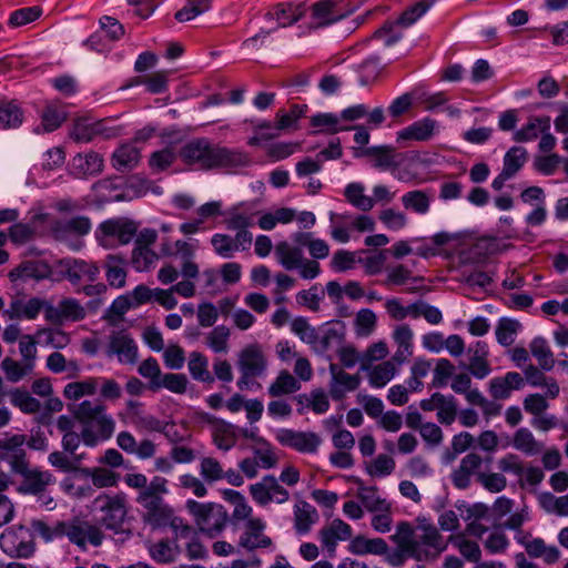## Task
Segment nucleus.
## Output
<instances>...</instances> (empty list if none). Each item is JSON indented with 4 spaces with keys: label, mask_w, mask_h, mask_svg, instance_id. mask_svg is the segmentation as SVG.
Masks as SVG:
<instances>
[{
    "label": "nucleus",
    "mask_w": 568,
    "mask_h": 568,
    "mask_svg": "<svg viewBox=\"0 0 568 568\" xmlns=\"http://www.w3.org/2000/svg\"><path fill=\"white\" fill-rule=\"evenodd\" d=\"M419 529L422 534L417 535L410 523L399 521L390 536L396 548L389 549L383 538L358 535L352 538L348 549L357 556H385V561L394 568L403 567L409 558L416 561L436 560L446 550L447 541L433 525L420 526Z\"/></svg>",
    "instance_id": "nucleus-1"
},
{
    "label": "nucleus",
    "mask_w": 568,
    "mask_h": 568,
    "mask_svg": "<svg viewBox=\"0 0 568 568\" xmlns=\"http://www.w3.org/2000/svg\"><path fill=\"white\" fill-rule=\"evenodd\" d=\"M179 156L183 163L199 170L237 169L250 164V156L239 150L214 143L207 138H194L182 145Z\"/></svg>",
    "instance_id": "nucleus-2"
},
{
    "label": "nucleus",
    "mask_w": 568,
    "mask_h": 568,
    "mask_svg": "<svg viewBox=\"0 0 568 568\" xmlns=\"http://www.w3.org/2000/svg\"><path fill=\"white\" fill-rule=\"evenodd\" d=\"M168 493L166 478L155 476L149 484V490L139 491L136 496V503L144 508L142 520L152 529L166 527L171 519L173 508L163 498Z\"/></svg>",
    "instance_id": "nucleus-3"
},
{
    "label": "nucleus",
    "mask_w": 568,
    "mask_h": 568,
    "mask_svg": "<svg viewBox=\"0 0 568 568\" xmlns=\"http://www.w3.org/2000/svg\"><path fill=\"white\" fill-rule=\"evenodd\" d=\"M185 509L191 515L197 530L209 538L219 537L230 520L227 510L221 504L187 499Z\"/></svg>",
    "instance_id": "nucleus-4"
},
{
    "label": "nucleus",
    "mask_w": 568,
    "mask_h": 568,
    "mask_svg": "<svg viewBox=\"0 0 568 568\" xmlns=\"http://www.w3.org/2000/svg\"><path fill=\"white\" fill-rule=\"evenodd\" d=\"M306 6L304 3H295V2H281L272 6L264 14V19L267 21H276V27L274 30L278 28L290 27L297 21H300L306 13ZM272 30L261 29L255 36L243 41V48H258V41L266 39Z\"/></svg>",
    "instance_id": "nucleus-5"
},
{
    "label": "nucleus",
    "mask_w": 568,
    "mask_h": 568,
    "mask_svg": "<svg viewBox=\"0 0 568 568\" xmlns=\"http://www.w3.org/2000/svg\"><path fill=\"white\" fill-rule=\"evenodd\" d=\"M93 509L101 515L98 523L108 530L119 534L128 515L125 497L122 494H101L93 501Z\"/></svg>",
    "instance_id": "nucleus-6"
},
{
    "label": "nucleus",
    "mask_w": 568,
    "mask_h": 568,
    "mask_svg": "<svg viewBox=\"0 0 568 568\" xmlns=\"http://www.w3.org/2000/svg\"><path fill=\"white\" fill-rule=\"evenodd\" d=\"M138 229L139 225L126 217L110 219L99 225L97 240L104 247L126 245L135 237Z\"/></svg>",
    "instance_id": "nucleus-7"
},
{
    "label": "nucleus",
    "mask_w": 568,
    "mask_h": 568,
    "mask_svg": "<svg viewBox=\"0 0 568 568\" xmlns=\"http://www.w3.org/2000/svg\"><path fill=\"white\" fill-rule=\"evenodd\" d=\"M0 548L11 558H30L36 550L32 538L22 526L7 528L0 536Z\"/></svg>",
    "instance_id": "nucleus-8"
},
{
    "label": "nucleus",
    "mask_w": 568,
    "mask_h": 568,
    "mask_svg": "<svg viewBox=\"0 0 568 568\" xmlns=\"http://www.w3.org/2000/svg\"><path fill=\"white\" fill-rule=\"evenodd\" d=\"M275 439L284 447L302 454H314L322 444V438L314 432H301L291 428H280Z\"/></svg>",
    "instance_id": "nucleus-9"
},
{
    "label": "nucleus",
    "mask_w": 568,
    "mask_h": 568,
    "mask_svg": "<svg viewBox=\"0 0 568 568\" xmlns=\"http://www.w3.org/2000/svg\"><path fill=\"white\" fill-rule=\"evenodd\" d=\"M105 354L108 357L115 356L120 364L134 365L139 358V347L129 333L118 331L110 335Z\"/></svg>",
    "instance_id": "nucleus-10"
},
{
    "label": "nucleus",
    "mask_w": 568,
    "mask_h": 568,
    "mask_svg": "<svg viewBox=\"0 0 568 568\" xmlns=\"http://www.w3.org/2000/svg\"><path fill=\"white\" fill-rule=\"evenodd\" d=\"M64 536L70 542L77 545L81 549H85L87 542L94 547L101 546L104 535L100 527L89 521H78L73 524L64 523Z\"/></svg>",
    "instance_id": "nucleus-11"
},
{
    "label": "nucleus",
    "mask_w": 568,
    "mask_h": 568,
    "mask_svg": "<svg viewBox=\"0 0 568 568\" xmlns=\"http://www.w3.org/2000/svg\"><path fill=\"white\" fill-rule=\"evenodd\" d=\"M24 443V435H12L0 439L1 459L7 462L16 474L24 470L26 466H29L27 453L23 448Z\"/></svg>",
    "instance_id": "nucleus-12"
},
{
    "label": "nucleus",
    "mask_w": 568,
    "mask_h": 568,
    "mask_svg": "<svg viewBox=\"0 0 568 568\" xmlns=\"http://www.w3.org/2000/svg\"><path fill=\"white\" fill-rule=\"evenodd\" d=\"M328 371L331 374L328 392L334 400H342L347 392H354L361 385L358 374H348L335 363L329 364Z\"/></svg>",
    "instance_id": "nucleus-13"
},
{
    "label": "nucleus",
    "mask_w": 568,
    "mask_h": 568,
    "mask_svg": "<svg viewBox=\"0 0 568 568\" xmlns=\"http://www.w3.org/2000/svg\"><path fill=\"white\" fill-rule=\"evenodd\" d=\"M17 474L22 477L18 487V491L21 494L42 495L49 486L55 484V477L49 470L30 469L29 466H26L24 470Z\"/></svg>",
    "instance_id": "nucleus-14"
},
{
    "label": "nucleus",
    "mask_w": 568,
    "mask_h": 568,
    "mask_svg": "<svg viewBox=\"0 0 568 568\" xmlns=\"http://www.w3.org/2000/svg\"><path fill=\"white\" fill-rule=\"evenodd\" d=\"M484 459L477 453H469L465 455L458 467L450 474V480L455 488L464 490L471 484V477L475 476L478 481V474L483 466Z\"/></svg>",
    "instance_id": "nucleus-15"
},
{
    "label": "nucleus",
    "mask_w": 568,
    "mask_h": 568,
    "mask_svg": "<svg viewBox=\"0 0 568 568\" xmlns=\"http://www.w3.org/2000/svg\"><path fill=\"white\" fill-rule=\"evenodd\" d=\"M91 227V220L88 216L79 215L69 220L53 221L50 231L54 240L64 242L72 236L80 237L89 234Z\"/></svg>",
    "instance_id": "nucleus-16"
},
{
    "label": "nucleus",
    "mask_w": 568,
    "mask_h": 568,
    "mask_svg": "<svg viewBox=\"0 0 568 568\" xmlns=\"http://www.w3.org/2000/svg\"><path fill=\"white\" fill-rule=\"evenodd\" d=\"M314 28H322L337 22L353 13V9H343L336 0H320L312 6Z\"/></svg>",
    "instance_id": "nucleus-17"
},
{
    "label": "nucleus",
    "mask_w": 568,
    "mask_h": 568,
    "mask_svg": "<svg viewBox=\"0 0 568 568\" xmlns=\"http://www.w3.org/2000/svg\"><path fill=\"white\" fill-rule=\"evenodd\" d=\"M267 361L258 344L245 346L237 361L241 374L252 375L254 377L262 376L266 369Z\"/></svg>",
    "instance_id": "nucleus-18"
},
{
    "label": "nucleus",
    "mask_w": 568,
    "mask_h": 568,
    "mask_svg": "<svg viewBox=\"0 0 568 568\" xmlns=\"http://www.w3.org/2000/svg\"><path fill=\"white\" fill-rule=\"evenodd\" d=\"M114 426L112 417L102 414L82 427V442L89 447H94L99 442L106 440L112 436Z\"/></svg>",
    "instance_id": "nucleus-19"
},
{
    "label": "nucleus",
    "mask_w": 568,
    "mask_h": 568,
    "mask_svg": "<svg viewBox=\"0 0 568 568\" xmlns=\"http://www.w3.org/2000/svg\"><path fill=\"white\" fill-rule=\"evenodd\" d=\"M265 523L261 518H250L246 521L245 530L240 537V546L247 550L268 548L272 539L263 534Z\"/></svg>",
    "instance_id": "nucleus-20"
},
{
    "label": "nucleus",
    "mask_w": 568,
    "mask_h": 568,
    "mask_svg": "<svg viewBox=\"0 0 568 568\" xmlns=\"http://www.w3.org/2000/svg\"><path fill=\"white\" fill-rule=\"evenodd\" d=\"M436 124V121L432 118H424L415 121L410 125L397 132V142L428 141L435 133Z\"/></svg>",
    "instance_id": "nucleus-21"
},
{
    "label": "nucleus",
    "mask_w": 568,
    "mask_h": 568,
    "mask_svg": "<svg viewBox=\"0 0 568 568\" xmlns=\"http://www.w3.org/2000/svg\"><path fill=\"white\" fill-rule=\"evenodd\" d=\"M99 267L83 260H72L67 263L65 277L72 285L82 282L93 283L99 275Z\"/></svg>",
    "instance_id": "nucleus-22"
},
{
    "label": "nucleus",
    "mask_w": 568,
    "mask_h": 568,
    "mask_svg": "<svg viewBox=\"0 0 568 568\" xmlns=\"http://www.w3.org/2000/svg\"><path fill=\"white\" fill-rule=\"evenodd\" d=\"M103 159L97 152L77 154L72 160V174L75 178L93 176L102 172Z\"/></svg>",
    "instance_id": "nucleus-23"
},
{
    "label": "nucleus",
    "mask_w": 568,
    "mask_h": 568,
    "mask_svg": "<svg viewBox=\"0 0 568 568\" xmlns=\"http://www.w3.org/2000/svg\"><path fill=\"white\" fill-rule=\"evenodd\" d=\"M150 557L158 564L168 565L176 560L178 556L182 552L178 540L163 538L148 547Z\"/></svg>",
    "instance_id": "nucleus-24"
},
{
    "label": "nucleus",
    "mask_w": 568,
    "mask_h": 568,
    "mask_svg": "<svg viewBox=\"0 0 568 568\" xmlns=\"http://www.w3.org/2000/svg\"><path fill=\"white\" fill-rule=\"evenodd\" d=\"M256 214L257 212L253 210L252 204L240 203L230 209L227 219L225 220L226 227L231 231H235L253 226L255 224Z\"/></svg>",
    "instance_id": "nucleus-25"
},
{
    "label": "nucleus",
    "mask_w": 568,
    "mask_h": 568,
    "mask_svg": "<svg viewBox=\"0 0 568 568\" xmlns=\"http://www.w3.org/2000/svg\"><path fill=\"white\" fill-rule=\"evenodd\" d=\"M126 260L120 254H109L104 260L105 277L110 286L121 288L126 281Z\"/></svg>",
    "instance_id": "nucleus-26"
},
{
    "label": "nucleus",
    "mask_w": 568,
    "mask_h": 568,
    "mask_svg": "<svg viewBox=\"0 0 568 568\" xmlns=\"http://www.w3.org/2000/svg\"><path fill=\"white\" fill-rule=\"evenodd\" d=\"M318 519L316 508L305 500L298 501L294 507V527L297 534L305 535Z\"/></svg>",
    "instance_id": "nucleus-27"
},
{
    "label": "nucleus",
    "mask_w": 568,
    "mask_h": 568,
    "mask_svg": "<svg viewBox=\"0 0 568 568\" xmlns=\"http://www.w3.org/2000/svg\"><path fill=\"white\" fill-rule=\"evenodd\" d=\"M345 341V327L342 323L335 326L327 327L321 337L317 336V342L314 348L317 353L324 354L331 349L339 348Z\"/></svg>",
    "instance_id": "nucleus-28"
},
{
    "label": "nucleus",
    "mask_w": 568,
    "mask_h": 568,
    "mask_svg": "<svg viewBox=\"0 0 568 568\" xmlns=\"http://www.w3.org/2000/svg\"><path fill=\"white\" fill-rule=\"evenodd\" d=\"M187 368L192 378L203 384L212 385L215 377L209 371V359L200 352H191L189 355Z\"/></svg>",
    "instance_id": "nucleus-29"
},
{
    "label": "nucleus",
    "mask_w": 568,
    "mask_h": 568,
    "mask_svg": "<svg viewBox=\"0 0 568 568\" xmlns=\"http://www.w3.org/2000/svg\"><path fill=\"white\" fill-rule=\"evenodd\" d=\"M550 130V116H530L528 123L514 133L513 139L516 142L532 141L541 134L542 131Z\"/></svg>",
    "instance_id": "nucleus-30"
},
{
    "label": "nucleus",
    "mask_w": 568,
    "mask_h": 568,
    "mask_svg": "<svg viewBox=\"0 0 568 568\" xmlns=\"http://www.w3.org/2000/svg\"><path fill=\"white\" fill-rule=\"evenodd\" d=\"M140 150L133 144H122L112 155L113 166L120 171H129L135 168L140 161Z\"/></svg>",
    "instance_id": "nucleus-31"
},
{
    "label": "nucleus",
    "mask_w": 568,
    "mask_h": 568,
    "mask_svg": "<svg viewBox=\"0 0 568 568\" xmlns=\"http://www.w3.org/2000/svg\"><path fill=\"white\" fill-rule=\"evenodd\" d=\"M275 256L278 263L287 271L296 270L303 260V251L298 246H292L286 241L278 242L275 246Z\"/></svg>",
    "instance_id": "nucleus-32"
},
{
    "label": "nucleus",
    "mask_w": 568,
    "mask_h": 568,
    "mask_svg": "<svg viewBox=\"0 0 568 568\" xmlns=\"http://www.w3.org/2000/svg\"><path fill=\"white\" fill-rule=\"evenodd\" d=\"M310 124L318 129L314 133L335 134L342 131L351 130L349 126L341 124V116L335 113H317L311 116Z\"/></svg>",
    "instance_id": "nucleus-33"
},
{
    "label": "nucleus",
    "mask_w": 568,
    "mask_h": 568,
    "mask_svg": "<svg viewBox=\"0 0 568 568\" xmlns=\"http://www.w3.org/2000/svg\"><path fill=\"white\" fill-rule=\"evenodd\" d=\"M395 148L392 145L371 146L363 150L355 149V156H372L375 159V166L388 169L396 165L394 161Z\"/></svg>",
    "instance_id": "nucleus-34"
},
{
    "label": "nucleus",
    "mask_w": 568,
    "mask_h": 568,
    "mask_svg": "<svg viewBox=\"0 0 568 568\" xmlns=\"http://www.w3.org/2000/svg\"><path fill=\"white\" fill-rule=\"evenodd\" d=\"M526 552L531 558H542L548 565L555 564L560 558V551L556 546H547L542 538L536 537L526 546Z\"/></svg>",
    "instance_id": "nucleus-35"
},
{
    "label": "nucleus",
    "mask_w": 568,
    "mask_h": 568,
    "mask_svg": "<svg viewBox=\"0 0 568 568\" xmlns=\"http://www.w3.org/2000/svg\"><path fill=\"white\" fill-rule=\"evenodd\" d=\"M212 439L219 449L227 452L236 444V427L233 424L223 420L217 427L212 429Z\"/></svg>",
    "instance_id": "nucleus-36"
},
{
    "label": "nucleus",
    "mask_w": 568,
    "mask_h": 568,
    "mask_svg": "<svg viewBox=\"0 0 568 568\" xmlns=\"http://www.w3.org/2000/svg\"><path fill=\"white\" fill-rule=\"evenodd\" d=\"M437 420L443 425H452L458 414L457 399L453 395H444L436 392Z\"/></svg>",
    "instance_id": "nucleus-37"
},
{
    "label": "nucleus",
    "mask_w": 568,
    "mask_h": 568,
    "mask_svg": "<svg viewBox=\"0 0 568 568\" xmlns=\"http://www.w3.org/2000/svg\"><path fill=\"white\" fill-rule=\"evenodd\" d=\"M78 474L84 478L91 477L92 484L97 488L113 487L118 484L119 478L114 471L103 467H83L78 469Z\"/></svg>",
    "instance_id": "nucleus-38"
},
{
    "label": "nucleus",
    "mask_w": 568,
    "mask_h": 568,
    "mask_svg": "<svg viewBox=\"0 0 568 568\" xmlns=\"http://www.w3.org/2000/svg\"><path fill=\"white\" fill-rule=\"evenodd\" d=\"M529 349L542 371L549 372L554 368L556 361L547 341L544 337H535L529 344Z\"/></svg>",
    "instance_id": "nucleus-39"
},
{
    "label": "nucleus",
    "mask_w": 568,
    "mask_h": 568,
    "mask_svg": "<svg viewBox=\"0 0 568 568\" xmlns=\"http://www.w3.org/2000/svg\"><path fill=\"white\" fill-rule=\"evenodd\" d=\"M487 354V344L478 342L477 349L475 351L474 356L469 359V364L467 366L469 373L477 379H484L491 372L490 365L486 358Z\"/></svg>",
    "instance_id": "nucleus-40"
},
{
    "label": "nucleus",
    "mask_w": 568,
    "mask_h": 568,
    "mask_svg": "<svg viewBox=\"0 0 568 568\" xmlns=\"http://www.w3.org/2000/svg\"><path fill=\"white\" fill-rule=\"evenodd\" d=\"M430 196L422 190H413L406 192L402 196V204L404 209L419 215L428 213L430 209Z\"/></svg>",
    "instance_id": "nucleus-41"
},
{
    "label": "nucleus",
    "mask_w": 568,
    "mask_h": 568,
    "mask_svg": "<svg viewBox=\"0 0 568 568\" xmlns=\"http://www.w3.org/2000/svg\"><path fill=\"white\" fill-rule=\"evenodd\" d=\"M23 112L14 101L0 99V124L2 129H14L22 123Z\"/></svg>",
    "instance_id": "nucleus-42"
},
{
    "label": "nucleus",
    "mask_w": 568,
    "mask_h": 568,
    "mask_svg": "<svg viewBox=\"0 0 568 568\" xmlns=\"http://www.w3.org/2000/svg\"><path fill=\"white\" fill-rule=\"evenodd\" d=\"M363 506L371 513L389 511V504L377 495L375 486H359L357 494Z\"/></svg>",
    "instance_id": "nucleus-43"
},
{
    "label": "nucleus",
    "mask_w": 568,
    "mask_h": 568,
    "mask_svg": "<svg viewBox=\"0 0 568 568\" xmlns=\"http://www.w3.org/2000/svg\"><path fill=\"white\" fill-rule=\"evenodd\" d=\"M364 185L362 183H349L344 191L346 200L355 207L362 211H369L374 207L375 201L373 197L364 194Z\"/></svg>",
    "instance_id": "nucleus-44"
},
{
    "label": "nucleus",
    "mask_w": 568,
    "mask_h": 568,
    "mask_svg": "<svg viewBox=\"0 0 568 568\" xmlns=\"http://www.w3.org/2000/svg\"><path fill=\"white\" fill-rule=\"evenodd\" d=\"M300 387L301 384L290 372L282 371L268 387V394L273 397H280L282 395L292 394L298 390Z\"/></svg>",
    "instance_id": "nucleus-45"
},
{
    "label": "nucleus",
    "mask_w": 568,
    "mask_h": 568,
    "mask_svg": "<svg viewBox=\"0 0 568 568\" xmlns=\"http://www.w3.org/2000/svg\"><path fill=\"white\" fill-rule=\"evenodd\" d=\"M10 400L14 407H18L24 414H36L41 408V403L21 388L11 390Z\"/></svg>",
    "instance_id": "nucleus-46"
},
{
    "label": "nucleus",
    "mask_w": 568,
    "mask_h": 568,
    "mask_svg": "<svg viewBox=\"0 0 568 568\" xmlns=\"http://www.w3.org/2000/svg\"><path fill=\"white\" fill-rule=\"evenodd\" d=\"M527 161V151L523 146L510 148L504 156L503 171L515 176Z\"/></svg>",
    "instance_id": "nucleus-47"
},
{
    "label": "nucleus",
    "mask_w": 568,
    "mask_h": 568,
    "mask_svg": "<svg viewBox=\"0 0 568 568\" xmlns=\"http://www.w3.org/2000/svg\"><path fill=\"white\" fill-rule=\"evenodd\" d=\"M104 409L105 407L101 403L83 400L72 412L74 418L79 420L83 427L85 424L91 423V420L104 414Z\"/></svg>",
    "instance_id": "nucleus-48"
},
{
    "label": "nucleus",
    "mask_w": 568,
    "mask_h": 568,
    "mask_svg": "<svg viewBox=\"0 0 568 568\" xmlns=\"http://www.w3.org/2000/svg\"><path fill=\"white\" fill-rule=\"evenodd\" d=\"M138 373L149 381L148 388L151 392H158V386H154V383L159 384L163 374L156 358L148 357L144 359L139 365Z\"/></svg>",
    "instance_id": "nucleus-49"
},
{
    "label": "nucleus",
    "mask_w": 568,
    "mask_h": 568,
    "mask_svg": "<svg viewBox=\"0 0 568 568\" xmlns=\"http://www.w3.org/2000/svg\"><path fill=\"white\" fill-rule=\"evenodd\" d=\"M435 3V0H420L407 8L396 20V24L408 28L414 24Z\"/></svg>",
    "instance_id": "nucleus-50"
},
{
    "label": "nucleus",
    "mask_w": 568,
    "mask_h": 568,
    "mask_svg": "<svg viewBox=\"0 0 568 568\" xmlns=\"http://www.w3.org/2000/svg\"><path fill=\"white\" fill-rule=\"evenodd\" d=\"M212 0H187L182 9L176 11L175 19L179 22L191 21L197 16L210 10Z\"/></svg>",
    "instance_id": "nucleus-51"
},
{
    "label": "nucleus",
    "mask_w": 568,
    "mask_h": 568,
    "mask_svg": "<svg viewBox=\"0 0 568 568\" xmlns=\"http://www.w3.org/2000/svg\"><path fill=\"white\" fill-rule=\"evenodd\" d=\"M520 327V323L513 318L501 317L496 327L497 342L503 346H509L515 341V335Z\"/></svg>",
    "instance_id": "nucleus-52"
},
{
    "label": "nucleus",
    "mask_w": 568,
    "mask_h": 568,
    "mask_svg": "<svg viewBox=\"0 0 568 568\" xmlns=\"http://www.w3.org/2000/svg\"><path fill=\"white\" fill-rule=\"evenodd\" d=\"M306 111V104H293L288 112L278 111L276 113V130L282 131L296 128L297 121L305 114Z\"/></svg>",
    "instance_id": "nucleus-53"
},
{
    "label": "nucleus",
    "mask_w": 568,
    "mask_h": 568,
    "mask_svg": "<svg viewBox=\"0 0 568 568\" xmlns=\"http://www.w3.org/2000/svg\"><path fill=\"white\" fill-rule=\"evenodd\" d=\"M230 329L225 325L214 327L206 336V345L217 354L229 352Z\"/></svg>",
    "instance_id": "nucleus-54"
},
{
    "label": "nucleus",
    "mask_w": 568,
    "mask_h": 568,
    "mask_svg": "<svg viewBox=\"0 0 568 568\" xmlns=\"http://www.w3.org/2000/svg\"><path fill=\"white\" fill-rule=\"evenodd\" d=\"M200 475L207 484L224 479V470L221 463L214 457H203L200 462Z\"/></svg>",
    "instance_id": "nucleus-55"
},
{
    "label": "nucleus",
    "mask_w": 568,
    "mask_h": 568,
    "mask_svg": "<svg viewBox=\"0 0 568 568\" xmlns=\"http://www.w3.org/2000/svg\"><path fill=\"white\" fill-rule=\"evenodd\" d=\"M158 258V254L152 248L134 245L131 262L138 272L149 271Z\"/></svg>",
    "instance_id": "nucleus-56"
},
{
    "label": "nucleus",
    "mask_w": 568,
    "mask_h": 568,
    "mask_svg": "<svg viewBox=\"0 0 568 568\" xmlns=\"http://www.w3.org/2000/svg\"><path fill=\"white\" fill-rule=\"evenodd\" d=\"M33 363L20 364L11 357H6L1 362V368L4 372L7 379L12 383H17L22 379L33 369Z\"/></svg>",
    "instance_id": "nucleus-57"
},
{
    "label": "nucleus",
    "mask_w": 568,
    "mask_h": 568,
    "mask_svg": "<svg viewBox=\"0 0 568 568\" xmlns=\"http://www.w3.org/2000/svg\"><path fill=\"white\" fill-rule=\"evenodd\" d=\"M381 70H382V61L378 55H371V57L366 58L357 67V72L359 73L361 85H366V84L373 82L378 77Z\"/></svg>",
    "instance_id": "nucleus-58"
},
{
    "label": "nucleus",
    "mask_w": 568,
    "mask_h": 568,
    "mask_svg": "<svg viewBox=\"0 0 568 568\" xmlns=\"http://www.w3.org/2000/svg\"><path fill=\"white\" fill-rule=\"evenodd\" d=\"M395 375V366L392 362H383L369 372V384L373 387H384Z\"/></svg>",
    "instance_id": "nucleus-59"
},
{
    "label": "nucleus",
    "mask_w": 568,
    "mask_h": 568,
    "mask_svg": "<svg viewBox=\"0 0 568 568\" xmlns=\"http://www.w3.org/2000/svg\"><path fill=\"white\" fill-rule=\"evenodd\" d=\"M254 458L264 469L273 468L277 464V457L272 445L266 439H258V445L252 447Z\"/></svg>",
    "instance_id": "nucleus-60"
},
{
    "label": "nucleus",
    "mask_w": 568,
    "mask_h": 568,
    "mask_svg": "<svg viewBox=\"0 0 568 568\" xmlns=\"http://www.w3.org/2000/svg\"><path fill=\"white\" fill-rule=\"evenodd\" d=\"M101 126L100 122L89 124L79 121L73 125L70 135L75 142L88 143L102 132Z\"/></svg>",
    "instance_id": "nucleus-61"
},
{
    "label": "nucleus",
    "mask_w": 568,
    "mask_h": 568,
    "mask_svg": "<svg viewBox=\"0 0 568 568\" xmlns=\"http://www.w3.org/2000/svg\"><path fill=\"white\" fill-rule=\"evenodd\" d=\"M514 447L527 455H535L539 452L538 444L528 428L516 430L513 440Z\"/></svg>",
    "instance_id": "nucleus-62"
},
{
    "label": "nucleus",
    "mask_w": 568,
    "mask_h": 568,
    "mask_svg": "<svg viewBox=\"0 0 568 568\" xmlns=\"http://www.w3.org/2000/svg\"><path fill=\"white\" fill-rule=\"evenodd\" d=\"M455 366L447 358H438L434 367L432 386L436 388L445 387L448 379L454 377Z\"/></svg>",
    "instance_id": "nucleus-63"
},
{
    "label": "nucleus",
    "mask_w": 568,
    "mask_h": 568,
    "mask_svg": "<svg viewBox=\"0 0 568 568\" xmlns=\"http://www.w3.org/2000/svg\"><path fill=\"white\" fill-rule=\"evenodd\" d=\"M187 384L189 381L184 374L166 373L163 374L159 384L154 383V386H158V390L165 388L174 394H184Z\"/></svg>",
    "instance_id": "nucleus-64"
}]
</instances>
